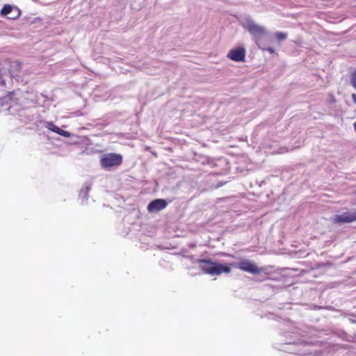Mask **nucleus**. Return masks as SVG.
I'll return each mask as SVG.
<instances>
[{
    "label": "nucleus",
    "instance_id": "1",
    "mask_svg": "<svg viewBox=\"0 0 356 356\" xmlns=\"http://www.w3.org/2000/svg\"><path fill=\"white\" fill-rule=\"evenodd\" d=\"M197 263L199 264L200 269L204 274L218 275L223 273H229L231 271V268L229 266L213 262L210 259H199Z\"/></svg>",
    "mask_w": 356,
    "mask_h": 356
},
{
    "label": "nucleus",
    "instance_id": "2",
    "mask_svg": "<svg viewBox=\"0 0 356 356\" xmlns=\"http://www.w3.org/2000/svg\"><path fill=\"white\" fill-rule=\"evenodd\" d=\"M122 163V156L119 154L108 153L103 154L100 159L102 168L108 169L114 166H118Z\"/></svg>",
    "mask_w": 356,
    "mask_h": 356
},
{
    "label": "nucleus",
    "instance_id": "3",
    "mask_svg": "<svg viewBox=\"0 0 356 356\" xmlns=\"http://www.w3.org/2000/svg\"><path fill=\"white\" fill-rule=\"evenodd\" d=\"M236 267L241 270L254 275L259 274L264 270V268L258 267L256 264L247 259H241L236 264Z\"/></svg>",
    "mask_w": 356,
    "mask_h": 356
},
{
    "label": "nucleus",
    "instance_id": "4",
    "mask_svg": "<svg viewBox=\"0 0 356 356\" xmlns=\"http://www.w3.org/2000/svg\"><path fill=\"white\" fill-rule=\"evenodd\" d=\"M22 12L20 9L10 4H5L0 11L1 16H8V19L15 20L19 18Z\"/></svg>",
    "mask_w": 356,
    "mask_h": 356
},
{
    "label": "nucleus",
    "instance_id": "5",
    "mask_svg": "<svg viewBox=\"0 0 356 356\" xmlns=\"http://www.w3.org/2000/svg\"><path fill=\"white\" fill-rule=\"evenodd\" d=\"M333 220L337 223H346L355 221L356 210L344 212L341 215H337L334 217Z\"/></svg>",
    "mask_w": 356,
    "mask_h": 356
},
{
    "label": "nucleus",
    "instance_id": "6",
    "mask_svg": "<svg viewBox=\"0 0 356 356\" xmlns=\"http://www.w3.org/2000/svg\"><path fill=\"white\" fill-rule=\"evenodd\" d=\"M247 30L254 36H262L266 33L264 27L258 25L252 21L248 22L246 25Z\"/></svg>",
    "mask_w": 356,
    "mask_h": 356
},
{
    "label": "nucleus",
    "instance_id": "7",
    "mask_svg": "<svg viewBox=\"0 0 356 356\" xmlns=\"http://www.w3.org/2000/svg\"><path fill=\"white\" fill-rule=\"evenodd\" d=\"M227 57L232 60L236 62L244 61L245 57V51L243 48H237L229 51Z\"/></svg>",
    "mask_w": 356,
    "mask_h": 356
},
{
    "label": "nucleus",
    "instance_id": "8",
    "mask_svg": "<svg viewBox=\"0 0 356 356\" xmlns=\"http://www.w3.org/2000/svg\"><path fill=\"white\" fill-rule=\"evenodd\" d=\"M167 202L163 199H156L152 201L147 206L149 212L159 211L167 207Z\"/></svg>",
    "mask_w": 356,
    "mask_h": 356
},
{
    "label": "nucleus",
    "instance_id": "9",
    "mask_svg": "<svg viewBox=\"0 0 356 356\" xmlns=\"http://www.w3.org/2000/svg\"><path fill=\"white\" fill-rule=\"evenodd\" d=\"M22 67V63L18 60L11 61L9 65V73L13 77L18 76Z\"/></svg>",
    "mask_w": 356,
    "mask_h": 356
},
{
    "label": "nucleus",
    "instance_id": "10",
    "mask_svg": "<svg viewBox=\"0 0 356 356\" xmlns=\"http://www.w3.org/2000/svg\"><path fill=\"white\" fill-rule=\"evenodd\" d=\"M46 127L48 129H49V130L52 131L53 132L56 133L60 136H65V137H68L70 136V134L67 131L60 129L58 127L55 125L51 122H48L47 123Z\"/></svg>",
    "mask_w": 356,
    "mask_h": 356
},
{
    "label": "nucleus",
    "instance_id": "11",
    "mask_svg": "<svg viewBox=\"0 0 356 356\" xmlns=\"http://www.w3.org/2000/svg\"><path fill=\"white\" fill-rule=\"evenodd\" d=\"M13 95L14 92H10L6 96L0 97V105L3 106L8 104L9 102L12 101Z\"/></svg>",
    "mask_w": 356,
    "mask_h": 356
},
{
    "label": "nucleus",
    "instance_id": "12",
    "mask_svg": "<svg viewBox=\"0 0 356 356\" xmlns=\"http://www.w3.org/2000/svg\"><path fill=\"white\" fill-rule=\"evenodd\" d=\"M350 84L356 90V69L350 74Z\"/></svg>",
    "mask_w": 356,
    "mask_h": 356
},
{
    "label": "nucleus",
    "instance_id": "13",
    "mask_svg": "<svg viewBox=\"0 0 356 356\" xmlns=\"http://www.w3.org/2000/svg\"><path fill=\"white\" fill-rule=\"evenodd\" d=\"M275 36L278 41H282L287 38V34L282 32H277L275 33Z\"/></svg>",
    "mask_w": 356,
    "mask_h": 356
},
{
    "label": "nucleus",
    "instance_id": "14",
    "mask_svg": "<svg viewBox=\"0 0 356 356\" xmlns=\"http://www.w3.org/2000/svg\"><path fill=\"white\" fill-rule=\"evenodd\" d=\"M351 97H352L353 103L355 104H356V94H355V93L352 94Z\"/></svg>",
    "mask_w": 356,
    "mask_h": 356
},
{
    "label": "nucleus",
    "instance_id": "15",
    "mask_svg": "<svg viewBox=\"0 0 356 356\" xmlns=\"http://www.w3.org/2000/svg\"><path fill=\"white\" fill-rule=\"evenodd\" d=\"M268 52H270V54H273L275 52V50L272 47H268L267 49H266Z\"/></svg>",
    "mask_w": 356,
    "mask_h": 356
},
{
    "label": "nucleus",
    "instance_id": "16",
    "mask_svg": "<svg viewBox=\"0 0 356 356\" xmlns=\"http://www.w3.org/2000/svg\"><path fill=\"white\" fill-rule=\"evenodd\" d=\"M353 127L355 131H356V121L353 123Z\"/></svg>",
    "mask_w": 356,
    "mask_h": 356
},
{
    "label": "nucleus",
    "instance_id": "17",
    "mask_svg": "<svg viewBox=\"0 0 356 356\" xmlns=\"http://www.w3.org/2000/svg\"><path fill=\"white\" fill-rule=\"evenodd\" d=\"M10 16H15V13H11Z\"/></svg>",
    "mask_w": 356,
    "mask_h": 356
}]
</instances>
